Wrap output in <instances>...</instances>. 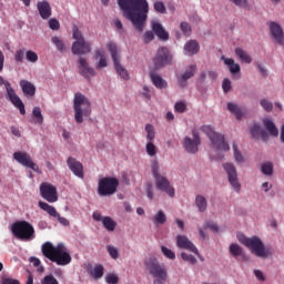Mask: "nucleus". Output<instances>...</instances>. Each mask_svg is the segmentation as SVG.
Here are the masks:
<instances>
[{"label": "nucleus", "instance_id": "30", "mask_svg": "<svg viewBox=\"0 0 284 284\" xmlns=\"http://www.w3.org/2000/svg\"><path fill=\"white\" fill-rule=\"evenodd\" d=\"M95 59L99 60L95 64L97 70L108 68V57L105 55V51H103V49L95 50Z\"/></svg>", "mask_w": 284, "mask_h": 284}, {"label": "nucleus", "instance_id": "10", "mask_svg": "<svg viewBox=\"0 0 284 284\" xmlns=\"http://www.w3.org/2000/svg\"><path fill=\"white\" fill-rule=\"evenodd\" d=\"M73 39H75L71 48L73 54H88L91 52L90 42L85 41L83 33L77 27H73Z\"/></svg>", "mask_w": 284, "mask_h": 284}, {"label": "nucleus", "instance_id": "22", "mask_svg": "<svg viewBox=\"0 0 284 284\" xmlns=\"http://www.w3.org/2000/svg\"><path fill=\"white\" fill-rule=\"evenodd\" d=\"M68 168L71 170V172L78 176V179H83L84 173H83V164L74 158H69L68 161Z\"/></svg>", "mask_w": 284, "mask_h": 284}, {"label": "nucleus", "instance_id": "28", "mask_svg": "<svg viewBox=\"0 0 284 284\" xmlns=\"http://www.w3.org/2000/svg\"><path fill=\"white\" fill-rule=\"evenodd\" d=\"M20 88L24 97H34L37 94V87L28 80H20Z\"/></svg>", "mask_w": 284, "mask_h": 284}, {"label": "nucleus", "instance_id": "53", "mask_svg": "<svg viewBox=\"0 0 284 284\" xmlns=\"http://www.w3.org/2000/svg\"><path fill=\"white\" fill-rule=\"evenodd\" d=\"M181 257L186 261V263H191V265H196V257H194V255L183 252L181 253Z\"/></svg>", "mask_w": 284, "mask_h": 284}, {"label": "nucleus", "instance_id": "7", "mask_svg": "<svg viewBox=\"0 0 284 284\" xmlns=\"http://www.w3.org/2000/svg\"><path fill=\"white\" fill-rule=\"evenodd\" d=\"M152 174L155 181L156 190H159L160 192H164L165 194H168V196L174 199V187L172 184H170V180H168V178H165V175H163V173L161 172L158 162H154L152 164Z\"/></svg>", "mask_w": 284, "mask_h": 284}, {"label": "nucleus", "instance_id": "3", "mask_svg": "<svg viewBox=\"0 0 284 284\" xmlns=\"http://www.w3.org/2000/svg\"><path fill=\"white\" fill-rule=\"evenodd\" d=\"M200 130L209 136L212 143L214 150V153H212L213 159H215V161H221V159H223V152H230V144L225 142V135L214 132V129L210 125H203Z\"/></svg>", "mask_w": 284, "mask_h": 284}, {"label": "nucleus", "instance_id": "40", "mask_svg": "<svg viewBox=\"0 0 284 284\" xmlns=\"http://www.w3.org/2000/svg\"><path fill=\"white\" fill-rule=\"evenodd\" d=\"M153 223L155 225H164L168 221V216L165 215V212L158 211V213L152 219Z\"/></svg>", "mask_w": 284, "mask_h": 284}, {"label": "nucleus", "instance_id": "23", "mask_svg": "<svg viewBox=\"0 0 284 284\" xmlns=\"http://www.w3.org/2000/svg\"><path fill=\"white\" fill-rule=\"evenodd\" d=\"M151 28L154 34H156V37L161 39V41H168V39H170V34L165 32V29L163 28L161 22H159L158 20L151 21Z\"/></svg>", "mask_w": 284, "mask_h": 284}, {"label": "nucleus", "instance_id": "16", "mask_svg": "<svg viewBox=\"0 0 284 284\" xmlns=\"http://www.w3.org/2000/svg\"><path fill=\"white\" fill-rule=\"evenodd\" d=\"M13 159L20 163V165H23V168H29L30 170H33V172H39V166L32 161V156L23 151H17L13 153Z\"/></svg>", "mask_w": 284, "mask_h": 284}, {"label": "nucleus", "instance_id": "31", "mask_svg": "<svg viewBox=\"0 0 284 284\" xmlns=\"http://www.w3.org/2000/svg\"><path fill=\"white\" fill-rule=\"evenodd\" d=\"M250 132L253 139H262V141H267V133L258 124H253L250 128Z\"/></svg>", "mask_w": 284, "mask_h": 284}, {"label": "nucleus", "instance_id": "63", "mask_svg": "<svg viewBox=\"0 0 284 284\" xmlns=\"http://www.w3.org/2000/svg\"><path fill=\"white\" fill-rule=\"evenodd\" d=\"M49 28H51V30H59L60 24H59L58 20L57 19H51L49 21Z\"/></svg>", "mask_w": 284, "mask_h": 284}, {"label": "nucleus", "instance_id": "55", "mask_svg": "<svg viewBox=\"0 0 284 284\" xmlns=\"http://www.w3.org/2000/svg\"><path fill=\"white\" fill-rule=\"evenodd\" d=\"M26 57V50L24 49H19L16 51L14 59L17 63H23V59Z\"/></svg>", "mask_w": 284, "mask_h": 284}, {"label": "nucleus", "instance_id": "8", "mask_svg": "<svg viewBox=\"0 0 284 284\" xmlns=\"http://www.w3.org/2000/svg\"><path fill=\"white\" fill-rule=\"evenodd\" d=\"M145 265L153 278V284H165V281H168V268L165 265L160 264L156 258L151 257L145 261Z\"/></svg>", "mask_w": 284, "mask_h": 284}, {"label": "nucleus", "instance_id": "45", "mask_svg": "<svg viewBox=\"0 0 284 284\" xmlns=\"http://www.w3.org/2000/svg\"><path fill=\"white\" fill-rule=\"evenodd\" d=\"M51 41L55 45L57 50H59V52H64L65 51V44H63V40H61V38L53 37L51 39Z\"/></svg>", "mask_w": 284, "mask_h": 284}, {"label": "nucleus", "instance_id": "58", "mask_svg": "<svg viewBox=\"0 0 284 284\" xmlns=\"http://www.w3.org/2000/svg\"><path fill=\"white\" fill-rule=\"evenodd\" d=\"M222 89L225 94L232 90V81L230 79H224L222 82Z\"/></svg>", "mask_w": 284, "mask_h": 284}, {"label": "nucleus", "instance_id": "64", "mask_svg": "<svg viewBox=\"0 0 284 284\" xmlns=\"http://www.w3.org/2000/svg\"><path fill=\"white\" fill-rule=\"evenodd\" d=\"M2 284H20V283L14 278L7 277L2 280Z\"/></svg>", "mask_w": 284, "mask_h": 284}, {"label": "nucleus", "instance_id": "34", "mask_svg": "<svg viewBox=\"0 0 284 284\" xmlns=\"http://www.w3.org/2000/svg\"><path fill=\"white\" fill-rule=\"evenodd\" d=\"M235 57H237L242 63H252V55L243 50V48H235Z\"/></svg>", "mask_w": 284, "mask_h": 284}, {"label": "nucleus", "instance_id": "33", "mask_svg": "<svg viewBox=\"0 0 284 284\" xmlns=\"http://www.w3.org/2000/svg\"><path fill=\"white\" fill-rule=\"evenodd\" d=\"M230 253L235 258H239V256H241L242 261L247 260V255H245V253L243 252V248L239 244H234V243L231 244L230 245Z\"/></svg>", "mask_w": 284, "mask_h": 284}, {"label": "nucleus", "instance_id": "15", "mask_svg": "<svg viewBox=\"0 0 284 284\" xmlns=\"http://www.w3.org/2000/svg\"><path fill=\"white\" fill-rule=\"evenodd\" d=\"M40 194L42 199L48 201V203H57V201H59V195L57 194V187L48 182H43L40 185Z\"/></svg>", "mask_w": 284, "mask_h": 284}, {"label": "nucleus", "instance_id": "20", "mask_svg": "<svg viewBox=\"0 0 284 284\" xmlns=\"http://www.w3.org/2000/svg\"><path fill=\"white\" fill-rule=\"evenodd\" d=\"M78 63V69L81 77H84V79H90V77H97V71H94V69L90 67L85 58H79Z\"/></svg>", "mask_w": 284, "mask_h": 284}, {"label": "nucleus", "instance_id": "27", "mask_svg": "<svg viewBox=\"0 0 284 284\" xmlns=\"http://www.w3.org/2000/svg\"><path fill=\"white\" fill-rule=\"evenodd\" d=\"M37 8L42 19H50L52 17V8L48 1L38 2Z\"/></svg>", "mask_w": 284, "mask_h": 284}, {"label": "nucleus", "instance_id": "21", "mask_svg": "<svg viewBox=\"0 0 284 284\" xmlns=\"http://www.w3.org/2000/svg\"><path fill=\"white\" fill-rule=\"evenodd\" d=\"M8 98L11 101L12 105L17 108L20 112V114L24 115L26 114V104H23V101H21V98L17 95V92L14 89H10L8 92Z\"/></svg>", "mask_w": 284, "mask_h": 284}, {"label": "nucleus", "instance_id": "11", "mask_svg": "<svg viewBox=\"0 0 284 284\" xmlns=\"http://www.w3.org/2000/svg\"><path fill=\"white\" fill-rule=\"evenodd\" d=\"M119 180L116 178H102L98 183V194L100 196H112L116 193Z\"/></svg>", "mask_w": 284, "mask_h": 284}, {"label": "nucleus", "instance_id": "32", "mask_svg": "<svg viewBox=\"0 0 284 284\" xmlns=\"http://www.w3.org/2000/svg\"><path fill=\"white\" fill-rule=\"evenodd\" d=\"M150 79H151L153 85H155L158 88V90H165V88H168V81L162 79L161 75H159L156 73H151Z\"/></svg>", "mask_w": 284, "mask_h": 284}, {"label": "nucleus", "instance_id": "13", "mask_svg": "<svg viewBox=\"0 0 284 284\" xmlns=\"http://www.w3.org/2000/svg\"><path fill=\"white\" fill-rule=\"evenodd\" d=\"M192 136H185L182 141V145L189 154H196L199 152V145H201V136L199 135V131L193 130Z\"/></svg>", "mask_w": 284, "mask_h": 284}, {"label": "nucleus", "instance_id": "41", "mask_svg": "<svg viewBox=\"0 0 284 284\" xmlns=\"http://www.w3.org/2000/svg\"><path fill=\"white\" fill-rule=\"evenodd\" d=\"M33 123L37 125L43 124V114L41 113V108L36 106L32 110Z\"/></svg>", "mask_w": 284, "mask_h": 284}, {"label": "nucleus", "instance_id": "43", "mask_svg": "<svg viewBox=\"0 0 284 284\" xmlns=\"http://www.w3.org/2000/svg\"><path fill=\"white\" fill-rule=\"evenodd\" d=\"M260 105L265 112H272L274 110V103L265 98L260 100Z\"/></svg>", "mask_w": 284, "mask_h": 284}, {"label": "nucleus", "instance_id": "39", "mask_svg": "<svg viewBox=\"0 0 284 284\" xmlns=\"http://www.w3.org/2000/svg\"><path fill=\"white\" fill-rule=\"evenodd\" d=\"M102 224L108 232H114V230H116V222L110 216H104Z\"/></svg>", "mask_w": 284, "mask_h": 284}, {"label": "nucleus", "instance_id": "47", "mask_svg": "<svg viewBox=\"0 0 284 284\" xmlns=\"http://www.w3.org/2000/svg\"><path fill=\"white\" fill-rule=\"evenodd\" d=\"M106 252L109 253L111 258H113V261H116V258H119V248H116V246L108 245Z\"/></svg>", "mask_w": 284, "mask_h": 284}, {"label": "nucleus", "instance_id": "12", "mask_svg": "<svg viewBox=\"0 0 284 284\" xmlns=\"http://www.w3.org/2000/svg\"><path fill=\"white\" fill-rule=\"evenodd\" d=\"M223 170L226 172L227 181L232 187L233 191L236 192V194L241 193V181H239V171H236V166L231 163L226 162L223 164Z\"/></svg>", "mask_w": 284, "mask_h": 284}, {"label": "nucleus", "instance_id": "52", "mask_svg": "<svg viewBox=\"0 0 284 284\" xmlns=\"http://www.w3.org/2000/svg\"><path fill=\"white\" fill-rule=\"evenodd\" d=\"M204 230H211L214 234L219 233V224L212 221L204 223Z\"/></svg>", "mask_w": 284, "mask_h": 284}, {"label": "nucleus", "instance_id": "62", "mask_svg": "<svg viewBox=\"0 0 284 284\" xmlns=\"http://www.w3.org/2000/svg\"><path fill=\"white\" fill-rule=\"evenodd\" d=\"M183 34L190 36V32H192V28L187 24V22H182L180 26Z\"/></svg>", "mask_w": 284, "mask_h": 284}, {"label": "nucleus", "instance_id": "14", "mask_svg": "<svg viewBox=\"0 0 284 284\" xmlns=\"http://www.w3.org/2000/svg\"><path fill=\"white\" fill-rule=\"evenodd\" d=\"M153 63L155 68H165V65H170L172 63V54H170V49L165 47H161L158 49L156 55L153 59Z\"/></svg>", "mask_w": 284, "mask_h": 284}, {"label": "nucleus", "instance_id": "17", "mask_svg": "<svg viewBox=\"0 0 284 284\" xmlns=\"http://www.w3.org/2000/svg\"><path fill=\"white\" fill-rule=\"evenodd\" d=\"M197 67L196 64H190L185 68L184 72L176 75L178 85L180 88H187V81L196 74Z\"/></svg>", "mask_w": 284, "mask_h": 284}, {"label": "nucleus", "instance_id": "60", "mask_svg": "<svg viewBox=\"0 0 284 284\" xmlns=\"http://www.w3.org/2000/svg\"><path fill=\"white\" fill-rule=\"evenodd\" d=\"M141 95L145 99V101H150V99H152V92L150 91V88L148 85L143 87Z\"/></svg>", "mask_w": 284, "mask_h": 284}, {"label": "nucleus", "instance_id": "48", "mask_svg": "<svg viewBox=\"0 0 284 284\" xmlns=\"http://www.w3.org/2000/svg\"><path fill=\"white\" fill-rule=\"evenodd\" d=\"M161 252L166 258H170L171 261H174V258H176V254L174 253V251L168 248L166 246H161Z\"/></svg>", "mask_w": 284, "mask_h": 284}, {"label": "nucleus", "instance_id": "38", "mask_svg": "<svg viewBox=\"0 0 284 284\" xmlns=\"http://www.w3.org/2000/svg\"><path fill=\"white\" fill-rule=\"evenodd\" d=\"M261 172L265 176H272L274 174V163L267 161L261 164Z\"/></svg>", "mask_w": 284, "mask_h": 284}, {"label": "nucleus", "instance_id": "29", "mask_svg": "<svg viewBox=\"0 0 284 284\" xmlns=\"http://www.w3.org/2000/svg\"><path fill=\"white\" fill-rule=\"evenodd\" d=\"M88 274H90V276H92V278H94L95 281H99V278H103V265L101 264H94L93 266L90 265L87 270Z\"/></svg>", "mask_w": 284, "mask_h": 284}, {"label": "nucleus", "instance_id": "4", "mask_svg": "<svg viewBox=\"0 0 284 284\" xmlns=\"http://www.w3.org/2000/svg\"><path fill=\"white\" fill-rule=\"evenodd\" d=\"M237 241H240L242 245H245V247L250 250L251 254H254L258 258H267V256H271L272 254V251L265 247L263 241L256 236L247 237L244 234H237Z\"/></svg>", "mask_w": 284, "mask_h": 284}, {"label": "nucleus", "instance_id": "35", "mask_svg": "<svg viewBox=\"0 0 284 284\" xmlns=\"http://www.w3.org/2000/svg\"><path fill=\"white\" fill-rule=\"evenodd\" d=\"M263 123L265 130L268 132L271 136H278V129L276 128V124L272 120L264 119Z\"/></svg>", "mask_w": 284, "mask_h": 284}, {"label": "nucleus", "instance_id": "50", "mask_svg": "<svg viewBox=\"0 0 284 284\" xmlns=\"http://www.w3.org/2000/svg\"><path fill=\"white\" fill-rule=\"evenodd\" d=\"M26 59L30 63H37V61H39V55L37 54V52L29 50L26 52Z\"/></svg>", "mask_w": 284, "mask_h": 284}, {"label": "nucleus", "instance_id": "24", "mask_svg": "<svg viewBox=\"0 0 284 284\" xmlns=\"http://www.w3.org/2000/svg\"><path fill=\"white\" fill-rule=\"evenodd\" d=\"M200 50L201 45L196 40H189L184 44V54H186V57H194V54H199Z\"/></svg>", "mask_w": 284, "mask_h": 284}, {"label": "nucleus", "instance_id": "56", "mask_svg": "<svg viewBox=\"0 0 284 284\" xmlns=\"http://www.w3.org/2000/svg\"><path fill=\"white\" fill-rule=\"evenodd\" d=\"M142 41H144V43H152V41H154V32L153 31H146L142 36Z\"/></svg>", "mask_w": 284, "mask_h": 284}, {"label": "nucleus", "instance_id": "37", "mask_svg": "<svg viewBox=\"0 0 284 284\" xmlns=\"http://www.w3.org/2000/svg\"><path fill=\"white\" fill-rule=\"evenodd\" d=\"M195 205L199 212H205V210H207V199L203 195H196Z\"/></svg>", "mask_w": 284, "mask_h": 284}, {"label": "nucleus", "instance_id": "36", "mask_svg": "<svg viewBox=\"0 0 284 284\" xmlns=\"http://www.w3.org/2000/svg\"><path fill=\"white\" fill-rule=\"evenodd\" d=\"M38 205H39V209L47 212L49 216H52L53 219H55V216H59V212H57V209L54 206L42 201H40Z\"/></svg>", "mask_w": 284, "mask_h": 284}, {"label": "nucleus", "instance_id": "59", "mask_svg": "<svg viewBox=\"0 0 284 284\" xmlns=\"http://www.w3.org/2000/svg\"><path fill=\"white\" fill-rule=\"evenodd\" d=\"M105 281L108 284H119V276L116 274H108Z\"/></svg>", "mask_w": 284, "mask_h": 284}, {"label": "nucleus", "instance_id": "51", "mask_svg": "<svg viewBox=\"0 0 284 284\" xmlns=\"http://www.w3.org/2000/svg\"><path fill=\"white\" fill-rule=\"evenodd\" d=\"M145 150L149 156H156V145H154V142H148Z\"/></svg>", "mask_w": 284, "mask_h": 284}, {"label": "nucleus", "instance_id": "61", "mask_svg": "<svg viewBox=\"0 0 284 284\" xmlns=\"http://www.w3.org/2000/svg\"><path fill=\"white\" fill-rule=\"evenodd\" d=\"M41 283L42 284H59L57 278H54V276H52V275L44 276V278L41 281Z\"/></svg>", "mask_w": 284, "mask_h": 284}, {"label": "nucleus", "instance_id": "57", "mask_svg": "<svg viewBox=\"0 0 284 284\" xmlns=\"http://www.w3.org/2000/svg\"><path fill=\"white\" fill-rule=\"evenodd\" d=\"M231 3H234V6H237V8H247L250 6V0H229Z\"/></svg>", "mask_w": 284, "mask_h": 284}, {"label": "nucleus", "instance_id": "19", "mask_svg": "<svg viewBox=\"0 0 284 284\" xmlns=\"http://www.w3.org/2000/svg\"><path fill=\"white\" fill-rule=\"evenodd\" d=\"M176 246L180 247V250H186L187 252H192L196 256H199V248L187 239L185 235H178L176 236Z\"/></svg>", "mask_w": 284, "mask_h": 284}, {"label": "nucleus", "instance_id": "44", "mask_svg": "<svg viewBox=\"0 0 284 284\" xmlns=\"http://www.w3.org/2000/svg\"><path fill=\"white\" fill-rule=\"evenodd\" d=\"M233 154L236 163H244L245 158H243V153L239 151L236 143H233Z\"/></svg>", "mask_w": 284, "mask_h": 284}, {"label": "nucleus", "instance_id": "25", "mask_svg": "<svg viewBox=\"0 0 284 284\" xmlns=\"http://www.w3.org/2000/svg\"><path fill=\"white\" fill-rule=\"evenodd\" d=\"M221 61H224V65H227L230 73L233 77H236V74H241V65L236 63L234 59L225 58V55H222Z\"/></svg>", "mask_w": 284, "mask_h": 284}, {"label": "nucleus", "instance_id": "26", "mask_svg": "<svg viewBox=\"0 0 284 284\" xmlns=\"http://www.w3.org/2000/svg\"><path fill=\"white\" fill-rule=\"evenodd\" d=\"M227 110L229 112H231V114H234L237 121H241V119L245 116V109L234 102L227 103Z\"/></svg>", "mask_w": 284, "mask_h": 284}, {"label": "nucleus", "instance_id": "2", "mask_svg": "<svg viewBox=\"0 0 284 284\" xmlns=\"http://www.w3.org/2000/svg\"><path fill=\"white\" fill-rule=\"evenodd\" d=\"M41 252L45 258L52 261L60 266L70 265L72 263V255H70V250L63 243L58 245H52V242H45L42 244Z\"/></svg>", "mask_w": 284, "mask_h": 284}, {"label": "nucleus", "instance_id": "1", "mask_svg": "<svg viewBox=\"0 0 284 284\" xmlns=\"http://www.w3.org/2000/svg\"><path fill=\"white\" fill-rule=\"evenodd\" d=\"M118 3L134 30L143 32L145 23H148V12H150L148 0H118Z\"/></svg>", "mask_w": 284, "mask_h": 284}, {"label": "nucleus", "instance_id": "5", "mask_svg": "<svg viewBox=\"0 0 284 284\" xmlns=\"http://www.w3.org/2000/svg\"><path fill=\"white\" fill-rule=\"evenodd\" d=\"M74 120L77 123H83L92 114V103L82 93H75L73 100Z\"/></svg>", "mask_w": 284, "mask_h": 284}, {"label": "nucleus", "instance_id": "54", "mask_svg": "<svg viewBox=\"0 0 284 284\" xmlns=\"http://www.w3.org/2000/svg\"><path fill=\"white\" fill-rule=\"evenodd\" d=\"M145 192H146V196L150 201H152V199H154V185H152L151 182L146 183L145 185Z\"/></svg>", "mask_w": 284, "mask_h": 284}, {"label": "nucleus", "instance_id": "6", "mask_svg": "<svg viewBox=\"0 0 284 284\" xmlns=\"http://www.w3.org/2000/svg\"><path fill=\"white\" fill-rule=\"evenodd\" d=\"M11 232L16 239L27 241V243L37 239L34 226L27 221L14 222L11 227Z\"/></svg>", "mask_w": 284, "mask_h": 284}, {"label": "nucleus", "instance_id": "49", "mask_svg": "<svg viewBox=\"0 0 284 284\" xmlns=\"http://www.w3.org/2000/svg\"><path fill=\"white\" fill-rule=\"evenodd\" d=\"M153 8H154L155 12H159L160 14H165L168 12L165 4L161 1L154 2Z\"/></svg>", "mask_w": 284, "mask_h": 284}, {"label": "nucleus", "instance_id": "46", "mask_svg": "<svg viewBox=\"0 0 284 284\" xmlns=\"http://www.w3.org/2000/svg\"><path fill=\"white\" fill-rule=\"evenodd\" d=\"M174 110L179 114H183V112H186V110H187V104L185 103V101H179L175 103Z\"/></svg>", "mask_w": 284, "mask_h": 284}, {"label": "nucleus", "instance_id": "18", "mask_svg": "<svg viewBox=\"0 0 284 284\" xmlns=\"http://www.w3.org/2000/svg\"><path fill=\"white\" fill-rule=\"evenodd\" d=\"M268 30L274 41L278 43V45H284L283 27H281V24H278L277 22L271 21L268 23Z\"/></svg>", "mask_w": 284, "mask_h": 284}, {"label": "nucleus", "instance_id": "42", "mask_svg": "<svg viewBox=\"0 0 284 284\" xmlns=\"http://www.w3.org/2000/svg\"><path fill=\"white\" fill-rule=\"evenodd\" d=\"M145 132H146V141L154 142V139L156 138V131L154 130V125L146 124Z\"/></svg>", "mask_w": 284, "mask_h": 284}, {"label": "nucleus", "instance_id": "9", "mask_svg": "<svg viewBox=\"0 0 284 284\" xmlns=\"http://www.w3.org/2000/svg\"><path fill=\"white\" fill-rule=\"evenodd\" d=\"M106 49L109 50L111 54V59L114 63L115 72L123 79L124 81H128L130 79V74L128 73V70L121 65V50L119 49V45L114 42L106 43Z\"/></svg>", "mask_w": 284, "mask_h": 284}]
</instances>
